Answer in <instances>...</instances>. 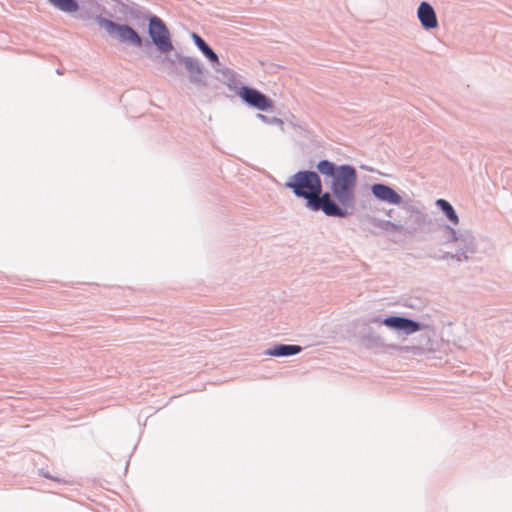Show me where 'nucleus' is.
<instances>
[{
	"label": "nucleus",
	"instance_id": "0eeeda50",
	"mask_svg": "<svg viewBox=\"0 0 512 512\" xmlns=\"http://www.w3.org/2000/svg\"><path fill=\"white\" fill-rule=\"evenodd\" d=\"M383 323L387 327L403 331L405 334H412L420 330L419 323L403 317H388L384 319Z\"/></svg>",
	"mask_w": 512,
	"mask_h": 512
},
{
	"label": "nucleus",
	"instance_id": "20e7f679",
	"mask_svg": "<svg viewBox=\"0 0 512 512\" xmlns=\"http://www.w3.org/2000/svg\"><path fill=\"white\" fill-rule=\"evenodd\" d=\"M104 27L111 35H115L121 42L135 47L142 46V39L139 34L128 25L116 24L113 21L106 20Z\"/></svg>",
	"mask_w": 512,
	"mask_h": 512
},
{
	"label": "nucleus",
	"instance_id": "423d86ee",
	"mask_svg": "<svg viewBox=\"0 0 512 512\" xmlns=\"http://www.w3.org/2000/svg\"><path fill=\"white\" fill-rule=\"evenodd\" d=\"M372 194L380 201L392 205H400L402 197L391 187L385 184H374L371 187Z\"/></svg>",
	"mask_w": 512,
	"mask_h": 512
},
{
	"label": "nucleus",
	"instance_id": "9d476101",
	"mask_svg": "<svg viewBox=\"0 0 512 512\" xmlns=\"http://www.w3.org/2000/svg\"><path fill=\"white\" fill-rule=\"evenodd\" d=\"M301 351V347L298 345H276L269 349L267 354L270 356L281 357L297 354Z\"/></svg>",
	"mask_w": 512,
	"mask_h": 512
},
{
	"label": "nucleus",
	"instance_id": "f257e3e1",
	"mask_svg": "<svg viewBox=\"0 0 512 512\" xmlns=\"http://www.w3.org/2000/svg\"><path fill=\"white\" fill-rule=\"evenodd\" d=\"M286 186L293 190L298 197L307 200V207L313 211H322L327 216L345 217L349 212L340 208L331 194H322V184L319 175L313 171H300L292 176Z\"/></svg>",
	"mask_w": 512,
	"mask_h": 512
},
{
	"label": "nucleus",
	"instance_id": "f8f14e48",
	"mask_svg": "<svg viewBox=\"0 0 512 512\" xmlns=\"http://www.w3.org/2000/svg\"><path fill=\"white\" fill-rule=\"evenodd\" d=\"M192 37L197 47L211 62H218L217 54L206 44V42L199 35L194 33Z\"/></svg>",
	"mask_w": 512,
	"mask_h": 512
},
{
	"label": "nucleus",
	"instance_id": "ddd939ff",
	"mask_svg": "<svg viewBox=\"0 0 512 512\" xmlns=\"http://www.w3.org/2000/svg\"><path fill=\"white\" fill-rule=\"evenodd\" d=\"M53 6L66 13H73L79 9L76 0H48Z\"/></svg>",
	"mask_w": 512,
	"mask_h": 512
},
{
	"label": "nucleus",
	"instance_id": "6e6552de",
	"mask_svg": "<svg viewBox=\"0 0 512 512\" xmlns=\"http://www.w3.org/2000/svg\"><path fill=\"white\" fill-rule=\"evenodd\" d=\"M417 15L425 29H434L438 26L436 13L429 3L422 2L418 7Z\"/></svg>",
	"mask_w": 512,
	"mask_h": 512
},
{
	"label": "nucleus",
	"instance_id": "7ed1b4c3",
	"mask_svg": "<svg viewBox=\"0 0 512 512\" xmlns=\"http://www.w3.org/2000/svg\"><path fill=\"white\" fill-rule=\"evenodd\" d=\"M149 35L160 52L168 53L173 50L169 30L165 23L156 16L149 19Z\"/></svg>",
	"mask_w": 512,
	"mask_h": 512
},
{
	"label": "nucleus",
	"instance_id": "39448f33",
	"mask_svg": "<svg viewBox=\"0 0 512 512\" xmlns=\"http://www.w3.org/2000/svg\"><path fill=\"white\" fill-rule=\"evenodd\" d=\"M239 97L248 105L265 111L273 108V101L256 89L242 87L238 92Z\"/></svg>",
	"mask_w": 512,
	"mask_h": 512
},
{
	"label": "nucleus",
	"instance_id": "2eb2a0df",
	"mask_svg": "<svg viewBox=\"0 0 512 512\" xmlns=\"http://www.w3.org/2000/svg\"><path fill=\"white\" fill-rule=\"evenodd\" d=\"M272 122L282 124V120L277 119V118H274V119L272 120Z\"/></svg>",
	"mask_w": 512,
	"mask_h": 512
},
{
	"label": "nucleus",
	"instance_id": "f03ea898",
	"mask_svg": "<svg viewBox=\"0 0 512 512\" xmlns=\"http://www.w3.org/2000/svg\"><path fill=\"white\" fill-rule=\"evenodd\" d=\"M317 170L324 176L330 177L329 188L331 197L334 196L337 205L348 212L356 200L357 172L351 165L336 166L328 160L317 164Z\"/></svg>",
	"mask_w": 512,
	"mask_h": 512
},
{
	"label": "nucleus",
	"instance_id": "9b49d317",
	"mask_svg": "<svg viewBox=\"0 0 512 512\" xmlns=\"http://www.w3.org/2000/svg\"><path fill=\"white\" fill-rule=\"evenodd\" d=\"M436 205L443 211L450 222H452L454 225L459 223V218L454 208L448 201L444 199H438L436 201Z\"/></svg>",
	"mask_w": 512,
	"mask_h": 512
},
{
	"label": "nucleus",
	"instance_id": "4468645a",
	"mask_svg": "<svg viewBox=\"0 0 512 512\" xmlns=\"http://www.w3.org/2000/svg\"><path fill=\"white\" fill-rule=\"evenodd\" d=\"M258 117L262 120V121H267V117L265 115H262V114H259Z\"/></svg>",
	"mask_w": 512,
	"mask_h": 512
},
{
	"label": "nucleus",
	"instance_id": "1a4fd4ad",
	"mask_svg": "<svg viewBox=\"0 0 512 512\" xmlns=\"http://www.w3.org/2000/svg\"><path fill=\"white\" fill-rule=\"evenodd\" d=\"M183 64L190 75L193 82L201 83L203 81V67L200 62L193 58H184Z\"/></svg>",
	"mask_w": 512,
	"mask_h": 512
}]
</instances>
